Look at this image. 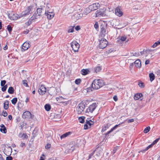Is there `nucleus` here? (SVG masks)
<instances>
[{"label": "nucleus", "instance_id": "obj_25", "mask_svg": "<svg viewBox=\"0 0 160 160\" xmlns=\"http://www.w3.org/2000/svg\"><path fill=\"white\" fill-rule=\"evenodd\" d=\"M135 66L138 68H140L141 67V62L139 59L136 60L134 62Z\"/></svg>", "mask_w": 160, "mask_h": 160}, {"label": "nucleus", "instance_id": "obj_61", "mask_svg": "<svg viewBox=\"0 0 160 160\" xmlns=\"http://www.w3.org/2000/svg\"><path fill=\"white\" fill-rule=\"evenodd\" d=\"M25 146V144L23 142H22L20 144V146L21 147H23V146Z\"/></svg>", "mask_w": 160, "mask_h": 160}, {"label": "nucleus", "instance_id": "obj_21", "mask_svg": "<svg viewBox=\"0 0 160 160\" xmlns=\"http://www.w3.org/2000/svg\"><path fill=\"white\" fill-rule=\"evenodd\" d=\"M41 15L38 14L37 13L34 14L33 15L31 19H32L33 21H35L36 19H40L41 18Z\"/></svg>", "mask_w": 160, "mask_h": 160}, {"label": "nucleus", "instance_id": "obj_62", "mask_svg": "<svg viewBox=\"0 0 160 160\" xmlns=\"http://www.w3.org/2000/svg\"><path fill=\"white\" fill-rule=\"evenodd\" d=\"M29 32V30H26L25 31L23 32V33L25 34H27Z\"/></svg>", "mask_w": 160, "mask_h": 160}, {"label": "nucleus", "instance_id": "obj_1", "mask_svg": "<svg viewBox=\"0 0 160 160\" xmlns=\"http://www.w3.org/2000/svg\"><path fill=\"white\" fill-rule=\"evenodd\" d=\"M104 84L103 80L101 79H95L93 81L92 84V88L95 89H98Z\"/></svg>", "mask_w": 160, "mask_h": 160}, {"label": "nucleus", "instance_id": "obj_2", "mask_svg": "<svg viewBox=\"0 0 160 160\" xmlns=\"http://www.w3.org/2000/svg\"><path fill=\"white\" fill-rule=\"evenodd\" d=\"M76 7L75 6L73 7H67L63 10L62 13L64 15H67L69 13H72L75 10H77V8H75Z\"/></svg>", "mask_w": 160, "mask_h": 160}, {"label": "nucleus", "instance_id": "obj_4", "mask_svg": "<svg viewBox=\"0 0 160 160\" xmlns=\"http://www.w3.org/2000/svg\"><path fill=\"white\" fill-rule=\"evenodd\" d=\"M85 107V104L82 102L79 103L76 108V112L78 114H81L83 112Z\"/></svg>", "mask_w": 160, "mask_h": 160}, {"label": "nucleus", "instance_id": "obj_20", "mask_svg": "<svg viewBox=\"0 0 160 160\" xmlns=\"http://www.w3.org/2000/svg\"><path fill=\"white\" fill-rule=\"evenodd\" d=\"M8 16L9 18L12 20H16L18 18V17H17L16 15L13 13L9 14Z\"/></svg>", "mask_w": 160, "mask_h": 160}, {"label": "nucleus", "instance_id": "obj_63", "mask_svg": "<svg viewBox=\"0 0 160 160\" xmlns=\"http://www.w3.org/2000/svg\"><path fill=\"white\" fill-rule=\"evenodd\" d=\"M149 62H150V61L149 60H146L145 62V64L147 65V64H149Z\"/></svg>", "mask_w": 160, "mask_h": 160}, {"label": "nucleus", "instance_id": "obj_56", "mask_svg": "<svg viewBox=\"0 0 160 160\" xmlns=\"http://www.w3.org/2000/svg\"><path fill=\"white\" fill-rule=\"evenodd\" d=\"M12 157L11 156H9L7 157L6 160H12Z\"/></svg>", "mask_w": 160, "mask_h": 160}, {"label": "nucleus", "instance_id": "obj_30", "mask_svg": "<svg viewBox=\"0 0 160 160\" xmlns=\"http://www.w3.org/2000/svg\"><path fill=\"white\" fill-rule=\"evenodd\" d=\"M121 124H118V125H115L111 129V130L108 131L107 133V134H106L107 135V134H109L110 133H111V132H112L113 130H115L117 128V127L119 126Z\"/></svg>", "mask_w": 160, "mask_h": 160}, {"label": "nucleus", "instance_id": "obj_45", "mask_svg": "<svg viewBox=\"0 0 160 160\" xmlns=\"http://www.w3.org/2000/svg\"><path fill=\"white\" fill-rule=\"evenodd\" d=\"M17 101V98H14L12 100V103L13 104H15Z\"/></svg>", "mask_w": 160, "mask_h": 160}, {"label": "nucleus", "instance_id": "obj_18", "mask_svg": "<svg viewBox=\"0 0 160 160\" xmlns=\"http://www.w3.org/2000/svg\"><path fill=\"white\" fill-rule=\"evenodd\" d=\"M44 7L45 12H50V10H54L53 9H52L51 5L49 4H47L46 7L45 6H44Z\"/></svg>", "mask_w": 160, "mask_h": 160}, {"label": "nucleus", "instance_id": "obj_50", "mask_svg": "<svg viewBox=\"0 0 160 160\" xmlns=\"http://www.w3.org/2000/svg\"><path fill=\"white\" fill-rule=\"evenodd\" d=\"M6 83V81L5 80H2L1 81V85L2 86H3Z\"/></svg>", "mask_w": 160, "mask_h": 160}, {"label": "nucleus", "instance_id": "obj_33", "mask_svg": "<svg viewBox=\"0 0 160 160\" xmlns=\"http://www.w3.org/2000/svg\"><path fill=\"white\" fill-rule=\"evenodd\" d=\"M89 72V70L87 69H83L81 71V73L83 75H85L87 74Z\"/></svg>", "mask_w": 160, "mask_h": 160}, {"label": "nucleus", "instance_id": "obj_52", "mask_svg": "<svg viewBox=\"0 0 160 160\" xmlns=\"http://www.w3.org/2000/svg\"><path fill=\"white\" fill-rule=\"evenodd\" d=\"M2 115L4 117H6L8 115V113L6 111H3L2 113Z\"/></svg>", "mask_w": 160, "mask_h": 160}, {"label": "nucleus", "instance_id": "obj_31", "mask_svg": "<svg viewBox=\"0 0 160 160\" xmlns=\"http://www.w3.org/2000/svg\"><path fill=\"white\" fill-rule=\"evenodd\" d=\"M8 104L9 101H8L6 100L5 101L4 103V108L5 109L7 110L8 108L9 107Z\"/></svg>", "mask_w": 160, "mask_h": 160}, {"label": "nucleus", "instance_id": "obj_37", "mask_svg": "<svg viewBox=\"0 0 160 160\" xmlns=\"http://www.w3.org/2000/svg\"><path fill=\"white\" fill-rule=\"evenodd\" d=\"M44 107L45 110L47 111H49L51 108L50 105L48 104H46L45 105Z\"/></svg>", "mask_w": 160, "mask_h": 160}, {"label": "nucleus", "instance_id": "obj_44", "mask_svg": "<svg viewBox=\"0 0 160 160\" xmlns=\"http://www.w3.org/2000/svg\"><path fill=\"white\" fill-rule=\"evenodd\" d=\"M85 117H79L78 118V119L79 120V121L80 122L82 123L84 122V119Z\"/></svg>", "mask_w": 160, "mask_h": 160}, {"label": "nucleus", "instance_id": "obj_55", "mask_svg": "<svg viewBox=\"0 0 160 160\" xmlns=\"http://www.w3.org/2000/svg\"><path fill=\"white\" fill-rule=\"evenodd\" d=\"M94 27L96 29H97V28H98V25L97 22H96V23L94 25Z\"/></svg>", "mask_w": 160, "mask_h": 160}, {"label": "nucleus", "instance_id": "obj_49", "mask_svg": "<svg viewBox=\"0 0 160 160\" xmlns=\"http://www.w3.org/2000/svg\"><path fill=\"white\" fill-rule=\"evenodd\" d=\"M7 88V85L4 86L2 88V91L4 92L6 90Z\"/></svg>", "mask_w": 160, "mask_h": 160}, {"label": "nucleus", "instance_id": "obj_58", "mask_svg": "<svg viewBox=\"0 0 160 160\" xmlns=\"http://www.w3.org/2000/svg\"><path fill=\"white\" fill-rule=\"evenodd\" d=\"M75 29L76 30L78 31L80 29V28L79 26H77L76 27Z\"/></svg>", "mask_w": 160, "mask_h": 160}, {"label": "nucleus", "instance_id": "obj_41", "mask_svg": "<svg viewBox=\"0 0 160 160\" xmlns=\"http://www.w3.org/2000/svg\"><path fill=\"white\" fill-rule=\"evenodd\" d=\"M150 146H148L147 147H146L145 149L141 150L140 151H139L138 152V153H140L141 152H142V153H144L147 150H148L149 148H150Z\"/></svg>", "mask_w": 160, "mask_h": 160}, {"label": "nucleus", "instance_id": "obj_54", "mask_svg": "<svg viewBox=\"0 0 160 160\" xmlns=\"http://www.w3.org/2000/svg\"><path fill=\"white\" fill-rule=\"evenodd\" d=\"M74 149V146H72L71 147V148L69 149V152H72L73 151Z\"/></svg>", "mask_w": 160, "mask_h": 160}, {"label": "nucleus", "instance_id": "obj_10", "mask_svg": "<svg viewBox=\"0 0 160 160\" xmlns=\"http://www.w3.org/2000/svg\"><path fill=\"white\" fill-rule=\"evenodd\" d=\"M94 123L91 120H86V124L84 125V128L85 129H87L88 128H90L91 125H93Z\"/></svg>", "mask_w": 160, "mask_h": 160}, {"label": "nucleus", "instance_id": "obj_23", "mask_svg": "<svg viewBox=\"0 0 160 160\" xmlns=\"http://www.w3.org/2000/svg\"><path fill=\"white\" fill-rule=\"evenodd\" d=\"M100 28L101 29V32L103 35V36H104L106 34V27L102 25H101Z\"/></svg>", "mask_w": 160, "mask_h": 160}, {"label": "nucleus", "instance_id": "obj_11", "mask_svg": "<svg viewBox=\"0 0 160 160\" xmlns=\"http://www.w3.org/2000/svg\"><path fill=\"white\" fill-rule=\"evenodd\" d=\"M32 8V6L29 7L24 12L22 13V15H21V17H19V18H20L24 16L27 15H28L30 14L32 12L31 9Z\"/></svg>", "mask_w": 160, "mask_h": 160}, {"label": "nucleus", "instance_id": "obj_26", "mask_svg": "<svg viewBox=\"0 0 160 160\" xmlns=\"http://www.w3.org/2000/svg\"><path fill=\"white\" fill-rule=\"evenodd\" d=\"M142 96V94L141 93H137L134 95V99L135 100L139 99Z\"/></svg>", "mask_w": 160, "mask_h": 160}, {"label": "nucleus", "instance_id": "obj_39", "mask_svg": "<svg viewBox=\"0 0 160 160\" xmlns=\"http://www.w3.org/2000/svg\"><path fill=\"white\" fill-rule=\"evenodd\" d=\"M159 138H158L154 140L152 143L148 146H150V148H151L154 145L156 144L159 140Z\"/></svg>", "mask_w": 160, "mask_h": 160}, {"label": "nucleus", "instance_id": "obj_3", "mask_svg": "<svg viewBox=\"0 0 160 160\" xmlns=\"http://www.w3.org/2000/svg\"><path fill=\"white\" fill-rule=\"evenodd\" d=\"M80 9H77V11L76 12L74 15L72 16V19L74 21L78 20L81 18L83 16V13H80L79 11H80Z\"/></svg>", "mask_w": 160, "mask_h": 160}, {"label": "nucleus", "instance_id": "obj_43", "mask_svg": "<svg viewBox=\"0 0 160 160\" xmlns=\"http://www.w3.org/2000/svg\"><path fill=\"white\" fill-rule=\"evenodd\" d=\"M74 26H71L69 27V28L68 30V32H73V29L74 28Z\"/></svg>", "mask_w": 160, "mask_h": 160}, {"label": "nucleus", "instance_id": "obj_32", "mask_svg": "<svg viewBox=\"0 0 160 160\" xmlns=\"http://www.w3.org/2000/svg\"><path fill=\"white\" fill-rule=\"evenodd\" d=\"M150 80L151 82L153 81L155 78V76L153 73H150L149 74Z\"/></svg>", "mask_w": 160, "mask_h": 160}, {"label": "nucleus", "instance_id": "obj_64", "mask_svg": "<svg viewBox=\"0 0 160 160\" xmlns=\"http://www.w3.org/2000/svg\"><path fill=\"white\" fill-rule=\"evenodd\" d=\"M48 160H58L56 158H51L48 159Z\"/></svg>", "mask_w": 160, "mask_h": 160}, {"label": "nucleus", "instance_id": "obj_53", "mask_svg": "<svg viewBox=\"0 0 160 160\" xmlns=\"http://www.w3.org/2000/svg\"><path fill=\"white\" fill-rule=\"evenodd\" d=\"M7 29L8 31L10 32L12 30V28L11 26H8L7 27Z\"/></svg>", "mask_w": 160, "mask_h": 160}, {"label": "nucleus", "instance_id": "obj_42", "mask_svg": "<svg viewBox=\"0 0 160 160\" xmlns=\"http://www.w3.org/2000/svg\"><path fill=\"white\" fill-rule=\"evenodd\" d=\"M160 44V39L157 42H155L153 45L152 47L154 48H155L158 45Z\"/></svg>", "mask_w": 160, "mask_h": 160}, {"label": "nucleus", "instance_id": "obj_46", "mask_svg": "<svg viewBox=\"0 0 160 160\" xmlns=\"http://www.w3.org/2000/svg\"><path fill=\"white\" fill-rule=\"evenodd\" d=\"M65 99L62 97H59L57 98V100L59 101L60 102H62L63 100Z\"/></svg>", "mask_w": 160, "mask_h": 160}, {"label": "nucleus", "instance_id": "obj_22", "mask_svg": "<svg viewBox=\"0 0 160 160\" xmlns=\"http://www.w3.org/2000/svg\"><path fill=\"white\" fill-rule=\"evenodd\" d=\"M0 130L1 132L4 133H6L7 132L6 128L3 124H1L0 126Z\"/></svg>", "mask_w": 160, "mask_h": 160}, {"label": "nucleus", "instance_id": "obj_5", "mask_svg": "<svg viewBox=\"0 0 160 160\" xmlns=\"http://www.w3.org/2000/svg\"><path fill=\"white\" fill-rule=\"evenodd\" d=\"M97 107V105L96 103H93L87 108L86 111V114H88L89 113H92Z\"/></svg>", "mask_w": 160, "mask_h": 160}, {"label": "nucleus", "instance_id": "obj_28", "mask_svg": "<svg viewBox=\"0 0 160 160\" xmlns=\"http://www.w3.org/2000/svg\"><path fill=\"white\" fill-rule=\"evenodd\" d=\"M18 136L20 138H22V139H26L28 137L27 135L25 133H19L18 135Z\"/></svg>", "mask_w": 160, "mask_h": 160}, {"label": "nucleus", "instance_id": "obj_35", "mask_svg": "<svg viewBox=\"0 0 160 160\" xmlns=\"http://www.w3.org/2000/svg\"><path fill=\"white\" fill-rule=\"evenodd\" d=\"M8 92L10 94H13L14 92V89L12 87H10L8 89Z\"/></svg>", "mask_w": 160, "mask_h": 160}, {"label": "nucleus", "instance_id": "obj_19", "mask_svg": "<svg viewBox=\"0 0 160 160\" xmlns=\"http://www.w3.org/2000/svg\"><path fill=\"white\" fill-rule=\"evenodd\" d=\"M22 49L25 51L27 50L29 48H30V46L28 42H24L22 46Z\"/></svg>", "mask_w": 160, "mask_h": 160}, {"label": "nucleus", "instance_id": "obj_16", "mask_svg": "<svg viewBox=\"0 0 160 160\" xmlns=\"http://www.w3.org/2000/svg\"><path fill=\"white\" fill-rule=\"evenodd\" d=\"M100 6V5L99 3H96L90 5L89 7L92 11H93L97 9Z\"/></svg>", "mask_w": 160, "mask_h": 160}, {"label": "nucleus", "instance_id": "obj_17", "mask_svg": "<svg viewBox=\"0 0 160 160\" xmlns=\"http://www.w3.org/2000/svg\"><path fill=\"white\" fill-rule=\"evenodd\" d=\"M12 152V148L11 147H8L5 150L4 153L6 155L9 156L10 155Z\"/></svg>", "mask_w": 160, "mask_h": 160}, {"label": "nucleus", "instance_id": "obj_24", "mask_svg": "<svg viewBox=\"0 0 160 160\" xmlns=\"http://www.w3.org/2000/svg\"><path fill=\"white\" fill-rule=\"evenodd\" d=\"M31 113L29 111H26L23 113L22 115V117L23 118H26L29 117H31Z\"/></svg>", "mask_w": 160, "mask_h": 160}, {"label": "nucleus", "instance_id": "obj_13", "mask_svg": "<svg viewBox=\"0 0 160 160\" xmlns=\"http://www.w3.org/2000/svg\"><path fill=\"white\" fill-rule=\"evenodd\" d=\"M46 88L43 85H41L38 90L39 93L42 95L45 94L46 92Z\"/></svg>", "mask_w": 160, "mask_h": 160}, {"label": "nucleus", "instance_id": "obj_12", "mask_svg": "<svg viewBox=\"0 0 160 160\" xmlns=\"http://www.w3.org/2000/svg\"><path fill=\"white\" fill-rule=\"evenodd\" d=\"M50 12H45V14L47 16V18L49 19L52 18L54 16V10H50Z\"/></svg>", "mask_w": 160, "mask_h": 160}, {"label": "nucleus", "instance_id": "obj_9", "mask_svg": "<svg viewBox=\"0 0 160 160\" xmlns=\"http://www.w3.org/2000/svg\"><path fill=\"white\" fill-rule=\"evenodd\" d=\"M118 40L117 41V42L119 44H120L122 42L124 41L127 42L128 41V39L126 36H119L118 38Z\"/></svg>", "mask_w": 160, "mask_h": 160}, {"label": "nucleus", "instance_id": "obj_6", "mask_svg": "<svg viewBox=\"0 0 160 160\" xmlns=\"http://www.w3.org/2000/svg\"><path fill=\"white\" fill-rule=\"evenodd\" d=\"M108 43L107 40L104 38L99 40V47L101 48H104L107 46Z\"/></svg>", "mask_w": 160, "mask_h": 160}, {"label": "nucleus", "instance_id": "obj_29", "mask_svg": "<svg viewBox=\"0 0 160 160\" xmlns=\"http://www.w3.org/2000/svg\"><path fill=\"white\" fill-rule=\"evenodd\" d=\"M71 132H66L65 133L63 134L60 137V138L61 139H62L68 136H69L71 134Z\"/></svg>", "mask_w": 160, "mask_h": 160}, {"label": "nucleus", "instance_id": "obj_40", "mask_svg": "<svg viewBox=\"0 0 160 160\" xmlns=\"http://www.w3.org/2000/svg\"><path fill=\"white\" fill-rule=\"evenodd\" d=\"M101 68L100 67H97L94 68L95 72L96 73H97L101 71Z\"/></svg>", "mask_w": 160, "mask_h": 160}, {"label": "nucleus", "instance_id": "obj_51", "mask_svg": "<svg viewBox=\"0 0 160 160\" xmlns=\"http://www.w3.org/2000/svg\"><path fill=\"white\" fill-rule=\"evenodd\" d=\"M118 148L117 147H115V148H114L112 151V153H113V154H114L115 153L116 151L118 149Z\"/></svg>", "mask_w": 160, "mask_h": 160}, {"label": "nucleus", "instance_id": "obj_38", "mask_svg": "<svg viewBox=\"0 0 160 160\" xmlns=\"http://www.w3.org/2000/svg\"><path fill=\"white\" fill-rule=\"evenodd\" d=\"M150 129V128L149 126L146 127L144 130L143 132L144 133H146L149 132Z\"/></svg>", "mask_w": 160, "mask_h": 160}, {"label": "nucleus", "instance_id": "obj_34", "mask_svg": "<svg viewBox=\"0 0 160 160\" xmlns=\"http://www.w3.org/2000/svg\"><path fill=\"white\" fill-rule=\"evenodd\" d=\"M34 21L32 19H31V18L29 20L25 23V25L28 26L30 25L32 22Z\"/></svg>", "mask_w": 160, "mask_h": 160}, {"label": "nucleus", "instance_id": "obj_8", "mask_svg": "<svg viewBox=\"0 0 160 160\" xmlns=\"http://www.w3.org/2000/svg\"><path fill=\"white\" fill-rule=\"evenodd\" d=\"M105 9L104 8L100 9L97 10L95 13V17H100L101 16H104L105 14Z\"/></svg>", "mask_w": 160, "mask_h": 160}, {"label": "nucleus", "instance_id": "obj_27", "mask_svg": "<svg viewBox=\"0 0 160 160\" xmlns=\"http://www.w3.org/2000/svg\"><path fill=\"white\" fill-rule=\"evenodd\" d=\"M90 7L89 6L87 8H85L83 11V14H84L85 15H87L90 12L92 11V10L90 9Z\"/></svg>", "mask_w": 160, "mask_h": 160}, {"label": "nucleus", "instance_id": "obj_47", "mask_svg": "<svg viewBox=\"0 0 160 160\" xmlns=\"http://www.w3.org/2000/svg\"><path fill=\"white\" fill-rule=\"evenodd\" d=\"M138 85L141 88H144V83L142 82H140L138 83Z\"/></svg>", "mask_w": 160, "mask_h": 160}, {"label": "nucleus", "instance_id": "obj_15", "mask_svg": "<svg viewBox=\"0 0 160 160\" xmlns=\"http://www.w3.org/2000/svg\"><path fill=\"white\" fill-rule=\"evenodd\" d=\"M42 6H41L40 8H38L37 9V13L38 14H39V15H41V16H42V15L44 13L45 14V11H44V7H42Z\"/></svg>", "mask_w": 160, "mask_h": 160}, {"label": "nucleus", "instance_id": "obj_36", "mask_svg": "<svg viewBox=\"0 0 160 160\" xmlns=\"http://www.w3.org/2000/svg\"><path fill=\"white\" fill-rule=\"evenodd\" d=\"M110 124L109 123L107 124L106 126H105L104 128H102V132H104L110 126Z\"/></svg>", "mask_w": 160, "mask_h": 160}, {"label": "nucleus", "instance_id": "obj_7", "mask_svg": "<svg viewBox=\"0 0 160 160\" xmlns=\"http://www.w3.org/2000/svg\"><path fill=\"white\" fill-rule=\"evenodd\" d=\"M71 46L74 52H78L80 47L79 43L76 41H73L71 43Z\"/></svg>", "mask_w": 160, "mask_h": 160}, {"label": "nucleus", "instance_id": "obj_60", "mask_svg": "<svg viewBox=\"0 0 160 160\" xmlns=\"http://www.w3.org/2000/svg\"><path fill=\"white\" fill-rule=\"evenodd\" d=\"M133 121H134V119H131L128 120V123H130V122H132Z\"/></svg>", "mask_w": 160, "mask_h": 160}, {"label": "nucleus", "instance_id": "obj_57", "mask_svg": "<svg viewBox=\"0 0 160 160\" xmlns=\"http://www.w3.org/2000/svg\"><path fill=\"white\" fill-rule=\"evenodd\" d=\"M51 147V145L50 144H48L47 145L45 146L46 149H49Z\"/></svg>", "mask_w": 160, "mask_h": 160}, {"label": "nucleus", "instance_id": "obj_14", "mask_svg": "<svg viewBox=\"0 0 160 160\" xmlns=\"http://www.w3.org/2000/svg\"><path fill=\"white\" fill-rule=\"evenodd\" d=\"M115 14L116 15L120 17L123 15V13L121 10L120 8L117 7L115 9Z\"/></svg>", "mask_w": 160, "mask_h": 160}, {"label": "nucleus", "instance_id": "obj_59", "mask_svg": "<svg viewBox=\"0 0 160 160\" xmlns=\"http://www.w3.org/2000/svg\"><path fill=\"white\" fill-rule=\"evenodd\" d=\"M113 99L115 101H117L118 100L117 97L116 96H114L113 97Z\"/></svg>", "mask_w": 160, "mask_h": 160}, {"label": "nucleus", "instance_id": "obj_48", "mask_svg": "<svg viewBox=\"0 0 160 160\" xmlns=\"http://www.w3.org/2000/svg\"><path fill=\"white\" fill-rule=\"evenodd\" d=\"M81 82V80L80 79H78L76 80L75 81V82L76 84H78L80 83Z\"/></svg>", "mask_w": 160, "mask_h": 160}]
</instances>
